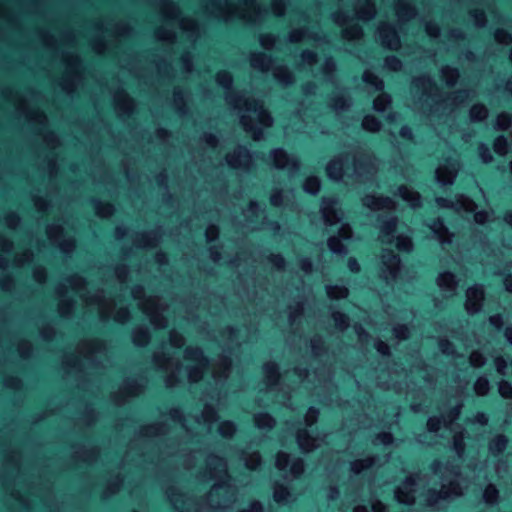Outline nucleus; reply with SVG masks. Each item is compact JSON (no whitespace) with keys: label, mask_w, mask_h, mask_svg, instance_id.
<instances>
[{"label":"nucleus","mask_w":512,"mask_h":512,"mask_svg":"<svg viewBox=\"0 0 512 512\" xmlns=\"http://www.w3.org/2000/svg\"><path fill=\"white\" fill-rule=\"evenodd\" d=\"M217 83L227 90V103L241 112L240 121L244 129L254 140L263 137V129L273 123L272 117L263 108L262 102L247 94H239L231 90L232 76L227 71H220L216 76Z\"/></svg>","instance_id":"nucleus-1"},{"label":"nucleus","mask_w":512,"mask_h":512,"mask_svg":"<svg viewBox=\"0 0 512 512\" xmlns=\"http://www.w3.org/2000/svg\"><path fill=\"white\" fill-rule=\"evenodd\" d=\"M201 480H216L207 496V502L213 509H227L235 501V488L227 473L226 461L211 455L206 460V467L199 472Z\"/></svg>","instance_id":"nucleus-2"},{"label":"nucleus","mask_w":512,"mask_h":512,"mask_svg":"<svg viewBox=\"0 0 512 512\" xmlns=\"http://www.w3.org/2000/svg\"><path fill=\"white\" fill-rule=\"evenodd\" d=\"M185 359L192 363L185 369V374L191 382H198L205 373H211L212 378L216 382H220L228 377L230 362L227 358H222L219 366L215 368L203 356L201 349L188 347L185 350Z\"/></svg>","instance_id":"nucleus-3"},{"label":"nucleus","mask_w":512,"mask_h":512,"mask_svg":"<svg viewBox=\"0 0 512 512\" xmlns=\"http://www.w3.org/2000/svg\"><path fill=\"white\" fill-rule=\"evenodd\" d=\"M352 166H349L350 156H339L327 165V174L333 180H342L344 176H356L362 178L364 175L374 176L376 167L373 159L364 155L360 158L353 156L351 158Z\"/></svg>","instance_id":"nucleus-4"},{"label":"nucleus","mask_w":512,"mask_h":512,"mask_svg":"<svg viewBox=\"0 0 512 512\" xmlns=\"http://www.w3.org/2000/svg\"><path fill=\"white\" fill-rule=\"evenodd\" d=\"M445 474L442 471V464L436 462L433 470L436 475L441 474V489L439 491L429 490L426 497V504L429 507L440 508L441 501L452 499L463 493L461 478L458 470L454 467H445Z\"/></svg>","instance_id":"nucleus-5"},{"label":"nucleus","mask_w":512,"mask_h":512,"mask_svg":"<svg viewBox=\"0 0 512 512\" xmlns=\"http://www.w3.org/2000/svg\"><path fill=\"white\" fill-rule=\"evenodd\" d=\"M462 405L455 406L447 416L430 417L427 426L429 431L438 432L442 428L448 431L453 437V447L459 457L464 453V432L456 430L454 421L458 419Z\"/></svg>","instance_id":"nucleus-6"},{"label":"nucleus","mask_w":512,"mask_h":512,"mask_svg":"<svg viewBox=\"0 0 512 512\" xmlns=\"http://www.w3.org/2000/svg\"><path fill=\"white\" fill-rule=\"evenodd\" d=\"M378 226L380 229V240L382 243L392 244L395 242L396 247L400 251L409 252L413 243L409 236L399 234L395 237L397 220L390 215H379Z\"/></svg>","instance_id":"nucleus-7"},{"label":"nucleus","mask_w":512,"mask_h":512,"mask_svg":"<svg viewBox=\"0 0 512 512\" xmlns=\"http://www.w3.org/2000/svg\"><path fill=\"white\" fill-rule=\"evenodd\" d=\"M251 65L253 68L263 72L272 70L274 77L285 85L294 81L292 72L286 66H275L271 57L263 52H255L251 55Z\"/></svg>","instance_id":"nucleus-8"},{"label":"nucleus","mask_w":512,"mask_h":512,"mask_svg":"<svg viewBox=\"0 0 512 512\" xmlns=\"http://www.w3.org/2000/svg\"><path fill=\"white\" fill-rule=\"evenodd\" d=\"M132 293L135 299H139V306L149 317L152 325L156 328L166 327L167 319L164 315V308L160 299L156 296L140 299V294L142 293L141 288H135Z\"/></svg>","instance_id":"nucleus-9"},{"label":"nucleus","mask_w":512,"mask_h":512,"mask_svg":"<svg viewBox=\"0 0 512 512\" xmlns=\"http://www.w3.org/2000/svg\"><path fill=\"white\" fill-rule=\"evenodd\" d=\"M381 275L387 283L395 281L400 271V259L391 250H384L381 256Z\"/></svg>","instance_id":"nucleus-10"},{"label":"nucleus","mask_w":512,"mask_h":512,"mask_svg":"<svg viewBox=\"0 0 512 512\" xmlns=\"http://www.w3.org/2000/svg\"><path fill=\"white\" fill-rule=\"evenodd\" d=\"M436 202L441 208H451L457 212H473L476 208L475 202L462 194L456 195L453 199L438 197Z\"/></svg>","instance_id":"nucleus-11"},{"label":"nucleus","mask_w":512,"mask_h":512,"mask_svg":"<svg viewBox=\"0 0 512 512\" xmlns=\"http://www.w3.org/2000/svg\"><path fill=\"white\" fill-rule=\"evenodd\" d=\"M276 467L281 471H289L293 477H298L304 470V463L301 458H290V455L279 452L276 457Z\"/></svg>","instance_id":"nucleus-12"},{"label":"nucleus","mask_w":512,"mask_h":512,"mask_svg":"<svg viewBox=\"0 0 512 512\" xmlns=\"http://www.w3.org/2000/svg\"><path fill=\"white\" fill-rule=\"evenodd\" d=\"M459 170V161L456 158H449L441 163L436 170L437 181L443 185L452 184Z\"/></svg>","instance_id":"nucleus-13"},{"label":"nucleus","mask_w":512,"mask_h":512,"mask_svg":"<svg viewBox=\"0 0 512 512\" xmlns=\"http://www.w3.org/2000/svg\"><path fill=\"white\" fill-rule=\"evenodd\" d=\"M334 21L341 27H343V35L348 40H357L362 37L363 31L358 24H348L349 15L342 10H339L333 14Z\"/></svg>","instance_id":"nucleus-14"},{"label":"nucleus","mask_w":512,"mask_h":512,"mask_svg":"<svg viewBox=\"0 0 512 512\" xmlns=\"http://www.w3.org/2000/svg\"><path fill=\"white\" fill-rule=\"evenodd\" d=\"M271 159L273 164L280 169L287 170L293 175L299 168V163L294 156L288 155L282 149H275L271 152Z\"/></svg>","instance_id":"nucleus-15"},{"label":"nucleus","mask_w":512,"mask_h":512,"mask_svg":"<svg viewBox=\"0 0 512 512\" xmlns=\"http://www.w3.org/2000/svg\"><path fill=\"white\" fill-rule=\"evenodd\" d=\"M381 44L389 49H397L400 43L395 27L389 23H381L377 29Z\"/></svg>","instance_id":"nucleus-16"},{"label":"nucleus","mask_w":512,"mask_h":512,"mask_svg":"<svg viewBox=\"0 0 512 512\" xmlns=\"http://www.w3.org/2000/svg\"><path fill=\"white\" fill-rule=\"evenodd\" d=\"M156 364L163 370L169 372L167 377V385L173 386L181 377L183 366L178 360L173 359H160L157 355L155 356Z\"/></svg>","instance_id":"nucleus-17"},{"label":"nucleus","mask_w":512,"mask_h":512,"mask_svg":"<svg viewBox=\"0 0 512 512\" xmlns=\"http://www.w3.org/2000/svg\"><path fill=\"white\" fill-rule=\"evenodd\" d=\"M226 162L230 167L246 169L252 162V155L247 148L239 146L226 156Z\"/></svg>","instance_id":"nucleus-18"},{"label":"nucleus","mask_w":512,"mask_h":512,"mask_svg":"<svg viewBox=\"0 0 512 512\" xmlns=\"http://www.w3.org/2000/svg\"><path fill=\"white\" fill-rule=\"evenodd\" d=\"M363 204L372 211L391 212L395 209V202L391 198L374 194L366 195L363 198Z\"/></svg>","instance_id":"nucleus-19"},{"label":"nucleus","mask_w":512,"mask_h":512,"mask_svg":"<svg viewBox=\"0 0 512 512\" xmlns=\"http://www.w3.org/2000/svg\"><path fill=\"white\" fill-rule=\"evenodd\" d=\"M321 213L327 225L338 223L342 215L337 209V201L334 198H323Z\"/></svg>","instance_id":"nucleus-20"},{"label":"nucleus","mask_w":512,"mask_h":512,"mask_svg":"<svg viewBox=\"0 0 512 512\" xmlns=\"http://www.w3.org/2000/svg\"><path fill=\"white\" fill-rule=\"evenodd\" d=\"M415 485L416 483L414 477H407V479L402 483V485L399 486L395 491V498L397 499V501L404 504L414 503Z\"/></svg>","instance_id":"nucleus-21"},{"label":"nucleus","mask_w":512,"mask_h":512,"mask_svg":"<svg viewBox=\"0 0 512 512\" xmlns=\"http://www.w3.org/2000/svg\"><path fill=\"white\" fill-rule=\"evenodd\" d=\"M352 237V229L349 225H342L339 230L338 236H331L328 239V247L333 253L345 254L346 248L343 240H348Z\"/></svg>","instance_id":"nucleus-22"},{"label":"nucleus","mask_w":512,"mask_h":512,"mask_svg":"<svg viewBox=\"0 0 512 512\" xmlns=\"http://www.w3.org/2000/svg\"><path fill=\"white\" fill-rule=\"evenodd\" d=\"M484 291L482 286L476 285L467 290L466 310L468 313H476L480 310Z\"/></svg>","instance_id":"nucleus-23"},{"label":"nucleus","mask_w":512,"mask_h":512,"mask_svg":"<svg viewBox=\"0 0 512 512\" xmlns=\"http://www.w3.org/2000/svg\"><path fill=\"white\" fill-rule=\"evenodd\" d=\"M414 87L421 91L422 95L431 98L436 90V84L429 75L417 77L413 81Z\"/></svg>","instance_id":"nucleus-24"},{"label":"nucleus","mask_w":512,"mask_h":512,"mask_svg":"<svg viewBox=\"0 0 512 512\" xmlns=\"http://www.w3.org/2000/svg\"><path fill=\"white\" fill-rule=\"evenodd\" d=\"M321 439L310 435L307 429L297 431V443L303 451H310L320 446Z\"/></svg>","instance_id":"nucleus-25"},{"label":"nucleus","mask_w":512,"mask_h":512,"mask_svg":"<svg viewBox=\"0 0 512 512\" xmlns=\"http://www.w3.org/2000/svg\"><path fill=\"white\" fill-rule=\"evenodd\" d=\"M431 231L438 238L441 243H451L453 235L449 233L448 229L444 225L441 219L434 220L429 225Z\"/></svg>","instance_id":"nucleus-26"},{"label":"nucleus","mask_w":512,"mask_h":512,"mask_svg":"<svg viewBox=\"0 0 512 512\" xmlns=\"http://www.w3.org/2000/svg\"><path fill=\"white\" fill-rule=\"evenodd\" d=\"M438 286L440 289L448 295H452L456 289L455 276L450 272L441 273L437 279Z\"/></svg>","instance_id":"nucleus-27"},{"label":"nucleus","mask_w":512,"mask_h":512,"mask_svg":"<svg viewBox=\"0 0 512 512\" xmlns=\"http://www.w3.org/2000/svg\"><path fill=\"white\" fill-rule=\"evenodd\" d=\"M386 462V459L381 460L379 457H367L364 459H358L351 464V470L355 474H359L362 471L374 466L380 465Z\"/></svg>","instance_id":"nucleus-28"},{"label":"nucleus","mask_w":512,"mask_h":512,"mask_svg":"<svg viewBox=\"0 0 512 512\" xmlns=\"http://www.w3.org/2000/svg\"><path fill=\"white\" fill-rule=\"evenodd\" d=\"M375 14L376 9L372 0H364V2L355 9V16L363 21L372 19Z\"/></svg>","instance_id":"nucleus-29"},{"label":"nucleus","mask_w":512,"mask_h":512,"mask_svg":"<svg viewBox=\"0 0 512 512\" xmlns=\"http://www.w3.org/2000/svg\"><path fill=\"white\" fill-rule=\"evenodd\" d=\"M399 196L415 208L421 205V197L418 192L409 189L406 186H400L398 189Z\"/></svg>","instance_id":"nucleus-30"},{"label":"nucleus","mask_w":512,"mask_h":512,"mask_svg":"<svg viewBox=\"0 0 512 512\" xmlns=\"http://www.w3.org/2000/svg\"><path fill=\"white\" fill-rule=\"evenodd\" d=\"M269 389H273L277 385L279 379L278 366L274 362H268L263 367Z\"/></svg>","instance_id":"nucleus-31"},{"label":"nucleus","mask_w":512,"mask_h":512,"mask_svg":"<svg viewBox=\"0 0 512 512\" xmlns=\"http://www.w3.org/2000/svg\"><path fill=\"white\" fill-rule=\"evenodd\" d=\"M245 216L250 223L251 228L258 229L259 225L253 219H250L252 216H255L257 219L264 218V210L257 202H250L248 209L245 212Z\"/></svg>","instance_id":"nucleus-32"},{"label":"nucleus","mask_w":512,"mask_h":512,"mask_svg":"<svg viewBox=\"0 0 512 512\" xmlns=\"http://www.w3.org/2000/svg\"><path fill=\"white\" fill-rule=\"evenodd\" d=\"M507 443L508 440L505 436L498 435L490 441L489 450L492 454H500L505 450Z\"/></svg>","instance_id":"nucleus-33"},{"label":"nucleus","mask_w":512,"mask_h":512,"mask_svg":"<svg viewBox=\"0 0 512 512\" xmlns=\"http://www.w3.org/2000/svg\"><path fill=\"white\" fill-rule=\"evenodd\" d=\"M398 17L402 20H409L414 17L415 9L407 2L399 1L396 8Z\"/></svg>","instance_id":"nucleus-34"},{"label":"nucleus","mask_w":512,"mask_h":512,"mask_svg":"<svg viewBox=\"0 0 512 512\" xmlns=\"http://www.w3.org/2000/svg\"><path fill=\"white\" fill-rule=\"evenodd\" d=\"M363 80L366 84L370 85L376 91L382 90V88L384 87L383 81L370 70L364 72Z\"/></svg>","instance_id":"nucleus-35"},{"label":"nucleus","mask_w":512,"mask_h":512,"mask_svg":"<svg viewBox=\"0 0 512 512\" xmlns=\"http://www.w3.org/2000/svg\"><path fill=\"white\" fill-rule=\"evenodd\" d=\"M441 76L448 86H453L459 77V72L453 67L445 66L441 69Z\"/></svg>","instance_id":"nucleus-36"},{"label":"nucleus","mask_w":512,"mask_h":512,"mask_svg":"<svg viewBox=\"0 0 512 512\" xmlns=\"http://www.w3.org/2000/svg\"><path fill=\"white\" fill-rule=\"evenodd\" d=\"M133 341L136 345L145 346L149 342V331L146 327H137L133 332Z\"/></svg>","instance_id":"nucleus-37"},{"label":"nucleus","mask_w":512,"mask_h":512,"mask_svg":"<svg viewBox=\"0 0 512 512\" xmlns=\"http://www.w3.org/2000/svg\"><path fill=\"white\" fill-rule=\"evenodd\" d=\"M327 294L332 299H342L347 297L348 289L341 285H330L326 288Z\"/></svg>","instance_id":"nucleus-38"},{"label":"nucleus","mask_w":512,"mask_h":512,"mask_svg":"<svg viewBox=\"0 0 512 512\" xmlns=\"http://www.w3.org/2000/svg\"><path fill=\"white\" fill-rule=\"evenodd\" d=\"M487 115V108L481 104L474 105L470 109V118L472 121H482L487 117Z\"/></svg>","instance_id":"nucleus-39"},{"label":"nucleus","mask_w":512,"mask_h":512,"mask_svg":"<svg viewBox=\"0 0 512 512\" xmlns=\"http://www.w3.org/2000/svg\"><path fill=\"white\" fill-rule=\"evenodd\" d=\"M289 499V490L283 485H276L274 488V500L278 503H286Z\"/></svg>","instance_id":"nucleus-40"},{"label":"nucleus","mask_w":512,"mask_h":512,"mask_svg":"<svg viewBox=\"0 0 512 512\" xmlns=\"http://www.w3.org/2000/svg\"><path fill=\"white\" fill-rule=\"evenodd\" d=\"M275 420L267 413H259L255 416V424L259 428L273 427Z\"/></svg>","instance_id":"nucleus-41"},{"label":"nucleus","mask_w":512,"mask_h":512,"mask_svg":"<svg viewBox=\"0 0 512 512\" xmlns=\"http://www.w3.org/2000/svg\"><path fill=\"white\" fill-rule=\"evenodd\" d=\"M490 384L486 377L482 376L474 384V390L477 395L484 396L489 392Z\"/></svg>","instance_id":"nucleus-42"},{"label":"nucleus","mask_w":512,"mask_h":512,"mask_svg":"<svg viewBox=\"0 0 512 512\" xmlns=\"http://www.w3.org/2000/svg\"><path fill=\"white\" fill-rule=\"evenodd\" d=\"M362 127L367 131L376 132L380 129L381 124L376 117L367 115L362 121Z\"/></svg>","instance_id":"nucleus-43"},{"label":"nucleus","mask_w":512,"mask_h":512,"mask_svg":"<svg viewBox=\"0 0 512 512\" xmlns=\"http://www.w3.org/2000/svg\"><path fill=\"white\" fill-rule=\"evenodd\" d=\"M304 190L310 194H317L320 190V180L317 177H308L303 186Z\"/></svg>","instance_id":"nucleus-44"},{"label":"nucleus","mask_w":512,"mask_h":512,"mask_svg":"<svg viewBox=\"0 0 512 512\" xmlns=\"http://www.w3.org/2000/svg\"><path fill=\"white\" fill-rule=\"evenodd\" d=\"M483 498L486 503L494 504L498 499V490L493 484H489L483 493Z\"/></svg>","instance_id":"nucleus-45"},{"label":"nucleus","mask_w":512,"mask_h":512,"mask_svg":"<svg viewBox=\"0 0 512 512\" xmlns=\"http://www.w3.org/2000/svg\"><path fill=\"white\" fill-rule=\"evenodd\" d=\"M391 98L387 94H380L376 99L374 100V109L376 111L382 112L384 111L390 104Z\"/></svg>","instance_id":"nucleus-46"},{"label":"nucleus","mask_w":512,"mask_h":512,"mask_svg":"<svg viewBox=\"0 0 512 512\" xmlns=\"http://www.w3.org/2000/svg\"><path fill=\"white\" fill-rule=\"evenodd\" d=\"M331 105L333 106V108L335 110H344L350 105V103H349V99L344 94H340V95H336L332 99Z\"/></svg>","instance_id":"nucleus-47"},{"label":"nucleus","mask_w":512,"mask_h":512,"mask_svg":"<svg viewBox=\"0 0 512 512\" xmlns=\"http://www.w3.org/2000/svg\"><path fill=\"white\" fill-rule=\"evenodd\" d=\"M494 151L501 156L508 152V142L504 136H499L495 139Z\"/></svg>","instance_id":"nucleus-48"},{"label":"nucleus","mask_w":512,"mask_h":512,"mask_svg":"<svg viewBox=\"0 0 512 512\" xmlns=\"http://www.w3.org/2000/svg\"><path fill=\"white\" fill-rule=\"evenodd\" d=\"M511 123H512V117L507 113H501L497 117L495 128L497 130H505L511 125Z\"/></svg>","instance_id":"nucleus-49"},{"label":"nucleus","mask_w":512,"mask_h":512,"mask_svg":"<svg viewBox=\"0 0 512 512\" xmlns=\"http://www.w3.org/2000/svg\"><path fill=\"white\" fill-rule=\"evenodd\" d=\"M235 430V425L231 421H224L219 425V433L224 437L232 436Z\"/></svg>","instance_id":"nucleus-50"},{"label":"nucleus","mask_w":512,"mask_h":512,"mask_svg":"<svg viewBox=\"0 0 512 512\" xmlns=\"http://www.w3.org/2000/svg\"><path fill=\"white\" fill-rule=\"evenodd\" d=\"M384 66L388 70L399 71L402 67V63L396 56H388L385 58Z\"/></svg>","instance_id":"nucleus-51"},{"label":"nucleus","mask_w":512,"mask_h":512,"mask_svg":"<svg viewBox=\"0 0 512 512\" xmlns=\"http://www.w3.org/2000/svg\"><path fill=\"white\" fill-rule=\"evenodd\" d=\"M332 317H333V320L335 322V325L339 329L343 330V329L348 327L349 319H348V317L345 314H343L341 312H334Z\"/></svg>","instance_id":"nucleus-52"},{"label":"nucleus","mask_w":512,"mask_h":512,"mask_svg":"<svg viewBox=\"0 0 512 512\" xmlns=\"http://www.w3.org/2000/svg\"><path fill=\"white\" fill-rule=\"evenodd\" d=\"M469 97V92L466 90L458 91L454 93L451 97H449V101H451L454 107L462 104Z\"/></svg>","instance_id":"nucleus-53"},{"label":"nucleus","mask_w":512,"mask_h":512,"mask_svg":"<svg viewBox=\"0 0 512 512\" xmlns=\"http://www.w3.org/2000/svg\"><path fill=\"white\" fill-rule=\"evenodd\" d=\"M245 465L249 469H256L261 463V457L258 453H252L245 457Z\"/></svg>","instance_id":"nucleus-54"},{"label":"nucleus","mask_w":512,"mask_h":512,"mask_svg":"<svg viewBox=\"0 0 512 512\" xmlns=\"http://www.w3.org/2000/svg\"><path fill=\"white\" fill-rule=\"evenodd\" d=\"M307 37V30L304 28L294 29L289 34L290 42L297 43L303 41Z\"/></svg>","instance_id":"nucleus-55"},{"label":"nucleus","mask_w":512,"mask_h":512,"mask_svg":"<svg viewBox=\"0 0 512 512\" xmlns=\"http://www.w3.org/2000/svg\"><path fill=\"white\" fill-rule=\"evenodd\" d=\"M498 390H499V394L503 398H507V399L512 398V385L508 381L502 380L499 383Z\"/></svg>","instance_id":"nucleus-56"},{"label":"nucleus","mask_w":512,"mask_h":512,"mask_svg":"<svg viewBox=\"0 0 512 512\" xmlns=\"http://www.w3.org/2000/svg\"><path fill=\"white\" fill-rule=\"evenodd\" d=\"M170 344L175 348H180L184 345V337L177 331H171L169 335Z\"/></svg>","instance_id":"nucleus-57"},{"label":"nucleus","mask_w":512,"mask_h":512,"mask_svg":"<svg viewBox=\"0 0 512 512\" xmlns=\"http://www.w3.org/2000/svg\"><path fill=\"white\" fill-rule=\"evenodd\" d=\"M470 363L474 367H481L485 364V357L480 351H473L469 357Z\"/></svg>","instance_id":"nucleus-58"},{"label":"nucleus","mask_w":512,"mask_h":512,"mask_svg":"<svg viewBox=\"0 0 512 512\" xmlns=\"http://www.w3.org/2000/svg\"><path fill=\"white\" fill-rule=\"evenodd\" d=\"M96 210H97L98 215H100L101 217H105V218L110 217L114 212V208L112 205L102 204V203L97 204Z\"/></svg>","instance_id":"nucleus-59"},{"label":"nucleus","mask_w":512,"mask_h":512,"mask_svg":"<svg viewBox=\"0 0 512 512\" xmlns=\"http://www.w3.org/2000/svg\"><path fill=\"white\" fill-rule=\"evenodd\" d=\"M260 44L265 49H271L276 44V37L271 34L261 35Z\"/></svg>","instance_id":"nucleus-60"},{"label":"nucleus","mask_w":512,"mask_h":512,"mask_svg":"<svg viewBox=\"0 0 512 512\" xmlns=\"http://www.w3.org/2000/svg\"><path fill=\"white\" fill-rule=\"evenodd\" d=\"M495 40L501 44H509L512 41V37L507 31L498 29L495 32Z\"/></svg>","instance_id":"nucleus-61"},{"label":"nucleus","mask_w":512,"mask_h":512,"mask_svg":"<svg viewBox=\"0 0 512 512\" xmlns=\"http://www.w3.org/2000/svg\"><path fill=\"white\" fill-rule=\"evenodd\" d=\"M335 62L332 58H327L323 64V74L327 79H330L333 71L335 70Z\"/></svg>","instance_id":"nucleus-62"},{"label":"nucleus","mask_w":512,"mask_h":512,"mask_svg":"<svg viewBox=\"0 0 512 512\" xmlns=\"http://www.w3.org/2000/svg\"><path fill=\"white\" fill-rule=\"evenodd\" d=\"M396 338L403 340L409 336V328L406 325H397L393 329Z\"/></svg>","instance_id":"nucleus-63"},{"label":"nucleus","mask_w":512,"mask_h":512,"mask_svg":"<svg viewBox=\"0 0 512 512\" xmlns=\"http://www.w3.org/2000/svg\"><path fill=\"white\" fill-rule=\"evenodd\" d=\"M318 414L319 412L317 409L313 407L309 408L305 415L306 426L311 427L317 421Z\"/></svg>","instance_id":"nucleus-64"}]
</instances>
